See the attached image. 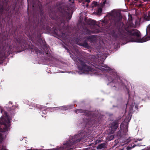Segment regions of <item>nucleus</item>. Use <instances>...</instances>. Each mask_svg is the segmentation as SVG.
Masks as SVG:
<instances>
[{"instance_id":"f8f14e48","label":"nucleus","mask_w":150,"mask_h":150,"mask_svg":"<svg viewBox=\"0 0 150 150\" xmlns=\"http://www.w3.org/2000/svg\"><path fill=\"white\" fill-rule=\"evenodd\" d=\"M102 11L101 8H99L98 9L97 13L98 15H100Z\"/></svg>"},{"instance_id":"cd10ccee","label":"nucleus","mask_w":150,"mask_h":150,"mask_svg":"<svg viewBox=\"0 0 150 150\" xmlns=\"http://www.w3.org/2000/svg\"><path fill=\"white\" fill-rule=\"evenodd\" d=\"M0 108H1V107H0Z\"/></svg>"},{"instance_id":"bb28decb","label":"nucleus","mask_w":150,"mask_h":150,"mask_svg":"<svg viewBox=\"0 0 150 150\" xmlns=\"http://www.w3.org/2000/svg\"><path fill=\"white\" fill-rule=\"evenodd\" d=\"M150 150V149H148V150Z\"/></svg>"},{"instance_id":"4468645a","label":"nucleus","mask_w":150,"mask_h":150,"mask_svg":"<svg viewBox=\"0 0 150 150\" xmlns=\"http://www.w3.org/2000/svg\"><path fill=\"white\" fill-rule=\"evenodd\" d=\"M137 146V145H136L135 144H134L131 147H127V150H129L131 149L132 148L134 147L135 146Z\"/></svg>"},{"instance_id":"39448f33","label":"nucleus","mask_w":150,"mask_h":150,"mask_svg":"<svg viewBox=\"0 0 150 150\" xmlns=\"http://www.w3.org/2000/svg\"><path fill=\"white\" fill-rule=\"evenodd\" d=\"M115 15L114 13H112L109 14L108 16L109 17V18L112 19L113 21L116 23L120 21L121 18L119 15H116V16H114Z\"/></svg>"},{"instance_id":"a211bd4d","label":"nucleus","mask_w":150,"mask_h":150,"mask_svg":"<svg viewBox=\"0 0 150 150\" xmlns=\"http://www.w3.org/2000/svg\"><path fill=\"white\" fill-rule=\"evenodd\" d=\"M67 15H68V16L66 17L67 19H68L69 20H70L71 18V16H69V13H67Z\"/></svg>"},{"instance_id":"a878e982","label":"nucleus","mask_w":150,"mask_h":150,"mask_svg":"<svg viewBox=\"0 0 150 150\" xmlns=\"http://www.w3.org/2000/svg\"><path fill=\"white\" fill-rule=\"evenodd\" d=\"M65 48H66V49H67V47H66Z\"/></svg>"},{"instance_id":"4be33fe9","label":"nucleus","mask_w":150,"mask_h":150,"mask_svg":"<svg viewBox=\"0 0 150 150\" xmlns=\"http://www.w3.org/2000/svg\"><path fill=\"white\" fill-rule=\"evenodd\" d=\"M99 32V31H96L95 33H98V32Z\"/></svg>"},{"instance_id":"aec40b11","label":"nucleus","mask_w":150,"mask_h":150,"mask_svg":"<svg viewBox=\"0 0 150 150\" xmlns=\"http://www.w3.org/2000/svg\"><path fill=\"white\" fill-rule=\"evenodd\" d=\"M137 146H145V145H140V144H138L137 145Z\"/></svg>"},{"instance_id":"393cba45","label":"nucleus","mask_w":150,"mask_h":150,"mask_svg":"<svg viewBox=\"0 0 150 150\" xmlns=\"http://www.w3.org/2000/svg\"><path fill=\"white\" fill-rule=\"evenodd\" d=\"M92 37V36H89V37Z\"/></svg>"},{"instance_id":"b1692460","label":"nucleus","mask_w":150,"mask_h":150,"mask_svg":"<svg viewBox=\"0 0 150 150\" xmlns=\"http://www.w3.org/2000/svg\"><path fill=\"white\" fill-rule=\"evenodd\" d=\"M74 3V1H73L72 2V3Z\"/></svg>"},{"instance_id":"423d86ee","label":"nucleus","mask_w":150,"mask_h":150,"mask_svg":"<svg viewBox=\"0 0 150 150\" xmlns=\"http://www.w3.org/2000/svg\"><path fill=\"white\" fill-rule=\"evenodd\" d=\"M118 126V125L117 122H113L110 127L112 130L111 133H112L116 129H117Z\"/></svg>"},{"instance_id":"f3484780","label":"nucleus","mask_w":150,"mask_h":150,"mask_svg":"<svg viewBox=\"0 0 150 150\" xmlns=\"http://www.w3.org/2000/svg\"><path fill=\"white\" fill-rule=\"evenodd\" d=\"M101 142V140H99V139L95 141V144H98V143L100 142Z\"/></svg>"},{"instance_id":"6e6552de","label":"nucleus","mask_w":150,"mask_h":150,"mask_svg":"<svg viewBox=\"0 0 150 150\" xmlns=\"http://www.w3.org/2000/svg\"><path fill=\"white\" fill-rule=\"evenodd\" d=\"M101 66L103 67H99V68L101 71H107L109 72L110 71V68L108 67L107 66L103 64Z\"/></svg>"},{"instance_id":"9b49d317","label":"nucleus","mask_w":150,"mask_h":150,"mask_svg":"<svg viewBox=\"0 0 150 150\" xmlns=\"http://www.w3.org/2000/svg\"><path fill=\"white\" fill-rule=\"evenodd\" d=\"M97 5V2H93L91 5V7L92 8H93L95 7H96Z\"/></svg>"},{"instance_id":"6ab92c4d","label":"nucleus","mask_w":150,"mask_h":150,"mask_svg":"<svg viewBox=\"0 0 150 150\" xmlns=\"http://www.w3.org/2000/svg\"><path fill=\"white\" fill-rule=\"evenodd\" d=\"M3 7L2 6H0V13L2 12Z\"/></svg>"},{"instance_id":"9d476101","label":"nucleus","mask_w":150,"mask_h":150,"mask_svg":"<svg viewBox=\"0 0 150 150\" xmlns=\"http://www.w3.org/2000/svg\"><path fill=\"white\" fill-rule=\"evenodd\" d=\"M105 146V144L104 143L102 144L98 145L97 147V149H101L103 148H104Z\"/></svg>"},{"instance_id":"2eb2a0df","label":"nucleus","mask_w":150,"mask_h":150,"mask_svg":"<svg viewBox=\"0 0 150 150\" xmlns=\"http://www.w3.org/2000/svg\"><path fill=\"white\" fill-rule=\"evenodd\" d=\"M92 25H94L96 24V21L93 20H91L90 21Z\"/></svg>"},{"instance_id":"f257e3e1","label":"nucleus","mask_w":150,"mask_h":150,"mask_svg":"<svg viewBox=\"0 0 150 150\" xmlns=\"http://www.w3.org/2000/svg\"><path fill=\"white\" fill-rule=\"evenodd\" d=\"M1 112L4 113V116L0 118V150H8L5 146L2 145V141L6 138V135L4 132L9 130L10 129V120L8 119L7 112L1 109Z\"/></svg>"},{"instance_id":"5701e85b","label":"nucleus","mask_w":150,"mask_h":150,"mask_svg":"<svg viewBox=\"0 0 150 150\" xmlns=\"http://www.w3.org/2000/svg\"><path fill=\"white\" fill-rule=\"evenodd\" d=\"M105 1H104L103 2V4H105Z\"/></svg>"},{"instance_id":"0eeeda50","label":"nucleus","mask_w":150,"mask_h":150,"mask_svg":"<svg viewBox=\"0 0 150 150\" xmlns=\"http://www.w3.org/2000/svg\"><path fill=\"white\" fill-rule=\"evenodd\" d=\"M142 140V139H135L132 137H131L127 139V142H137L138 141H141Z\"/></svg>"},{"instance_id":"dca6fc26","label":"nucleus","mask_w":150,"mask_h":150,"mask_svg":"<svg viewBox=\"0 0 150 150\" xmlns=\"http://www.w3.org/2000/svg\"><path fill=\"white\" fill-rule=\"evenodd\" d=\"M83 47H88V45L86 42L84 43V44H83L82 45Z\"/></svg>"},{"instance_id":"412c9836","label":"nucleus","mask_w":150,"mask_h":150,"mask_svg":"<svg viewBox=\"0 0 150 150\" xmlns=\"http://www.w3.org/2000/svg\"><path fill=\"white\" fill-rule=\"evenodd\" d=\"M122 124H121V125H120V127H122Z\"/></svg>"},{"instance_id":"1a4fd4ad","label":"nucleus","mask_w":150,"mask_h":150,"mask_svg":"<svg viewBox=\"0 0 150 150\" xmlns=\"http://www.w3.org/2000/svg\"><path fill=\"white\" fill-rule=\"evenodd\" d=\"M79 1H82V5L83 6H84V4L87 7H88V3L90 2V0H79Z\"/></svg>"},{"instance_id":"ddd939ff","label":"nucleus","mask_w":150,"mask_h":150,"mask_svg":"<svg viewBox=\"0 0 150 150\" xmlns=\"http://www.w3.org/2000/svg\"><path fill=\"white\" fill-rule=\"evenodd\" d=\"M110 138L109 139H107L108 141H109L111 140H112L114 138V136L113 135H112L110 136Z\"/></svg>"},{"instance_id":"f03ea898","label":"nucleus","mask_w":150,"mask_h":150,"mask_svg":"<svg viewBox=\"0 0 150 150\" xmlns=\"http://www.w3.org/2000/svg\"><path fill=\"white\" fill-rule=\"evenodd\" d=\"M144 19L147 21H150V15L145 16L144 17ZM146 31L148 33L150 32V24L147 27ZM130 34L129 40L131 42H143L150 40V35L149 37H144L140 40H138V38H139L140 36L139 32L136 30H133L130 33Z\"/></svg>"},{"instance_id":"7ed1b4c3","label":"nucleus","mask_w":150,"mask_h":150,"mask_svg":"<svg viewBox=\"0 0 150 150\" xmlns=\"http://www.w3.org/2000/svg\"><path fill=\"white\" fill-rule=\"evenodd\" d=\"M80 135L81 134L75 136L73 138L72 137V139L67 142L66 144H64L63 147H59L57 149H53L47 150H70L71 149L72 146L75 143L81 140H82V142H83L86 139L85 138V137L82 138H78L80 137Z\"/></svg>"},{"instance_id":"20e7f679","label":"nucleus","mask_w":150,"mask_h":150,"mask_svg":"<svg viewBox=\"0 0 150 150\" xmlns=\"http://www.w3.org/2000/svg\"><path fill=\"white\" fill-rule=\"evenodd\" d=\"M79 62H78L79 63V62L80 64H81L82 66V69H80V70L83 73L86 74L90 71H92V70H90V68L88 66L86 65H84L81 61L79 60Z\"/></svg>"}]
</instances>
